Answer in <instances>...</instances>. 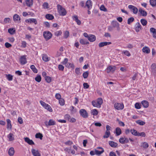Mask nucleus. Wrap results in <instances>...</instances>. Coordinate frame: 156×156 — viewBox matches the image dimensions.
I'll return each instance as SVG.
<instances>
[{
    "mask_svg": "<svg viewBox=\"0 0 156 156\" xmlns=\"http://www.w3.org/2000/svg\"><path fill=\"white\" fill-rule=\"evenodd\" d=\"M58 11L61 16H64L66 14V11L65 9L60 5H57Z\"/></svg>",
    "mask_w": 156,
    "mask_h": 156,
    "instance_id": "f257e3e1",
    "label": "nucleus"
},
{
    "mask_svg": "<svg viewBox=\"0 0 156 156\" xmlns=\"http://www.w3.org/2000/svg\"><path fill=\"white\" fill-rule=\"evenodd\" d=\"M103 103V100L101 98H98L96 101H93L92 104L93 106L95 107H101V105Z\"/></svg>",
    "mask_w": 156,
    "mask_h": 156,
    "instance_id": "f03ea898",
    "label": "nucleus"
},
{
    "mask_svg": "<svg viewBox=\"0 0 156 156\" xmlns=\"http://www.w3.org/2000/svg\"><path fill=\"white\" fill-rule=\"evenodd\" d=\"M79 113L83 118H87L88 116V114L85 109H81L79 111Z\"/></svg>",
    "mask_w": 156,
    "mask_h": 156,
    "instance_id": "7ed1b4c3",
    "label": "nucleus"
},
{
    "mask_svg": "<svg viewBox=\"0 0 156 156\" xmlns=\"http://www.w3.org/2000/svg\"><path fill=\"white\" fill-rule=\"evenodd\" d=\"M43 36L46 39L48 40L51 38L52 34L49 31H44L43 33Z\"/></svg>",
    "mask_w": 156,
    "mask_h": 156,
    "instance_id": "20e7f679",
    "label": "nucleus"
},
{
    "mask_svg": "<svg viewBox=\"0 0 156 156\" xmlns=\"http://www.w3.org/2000/svg\"><path fill=\"white\" fill-rule=\"evenodd\" d=\"M26 56H27L26 55H24L21 56L20 61V64L21 65H24L27 63V61L26 58Z\"/></svg>",
    "mask_w": 156,
    "mask_h": 156,
    "instance_id": "39448f33",
    "label": "nucleus"
},
{
    "mask_svg": "<svg viewBox=\"0 0 156 156\" xmlns=\"http://www.w3.org/2000/svg\"><path fill=\"white\" fill-rule=\"evenodd\" d=\"M129 139L125 136L121 137L119 139V142L122 144H124L129 142Z\"/></svg>",
    "mask_w": 156,
    "mask_h": 156,
    "instance_id": "423d86ee",
    "label": "nucleus"
},
{
    "mask_svg": "<svg viewBox=\"0 0 156 156\" xmlns=\"http://www.w3.org/2000/svg\"><path fill=\"white\" fill-rule=\"evenodd\" d=\"M128 7L129 9L131 10L134 14H136L137 13L138 9L136 7L132 5H129Z\"/></svg>",
    "mask_w": 156,
    "mask_h": 156,
    "instance_id": "0eeeda50",
    "label": "nucleus"
},
{
    "mask_svg": "<svg viewBox=\"0 0 156 156\" xmlns=\"http://www.w3.org/2000/svg\"><path fill=\"white\" fill-rule=\"evenodd\" d=\"M31 151L34 156H41V154L38 150L32 149Z\"/></svg>",
    "mask_w": 156,
    "mask_h": 156,
    "instance_id": "6e6552de",
    "label": "nucleus"
},
{
    "mask_svg": "<svg viewBox=\"0 0 156 156\" xmlns=\"http://www.w3.org/2000/svg\"><path fill=\"white\" fill-rule=\"evenodd\" d=\"M115 68L114 66H109L107 69V73H108L110 72H113L115 70Z\"/></svg>",
    "mask_w": 156,
    "mask_h": 156,
    "instance_id": "1a4fd4ad",
    "label": "nucleus"
},
{
    "mask_svg": "<svg viewBox=\"0 0 156 156\" xmlns=\"http://www.w3.org/2000/svg\"><path fill=\"white\" fill-rule=\"evenodd\" d=\"M142 27L139 22L137 23L135 25V30L136 32H138L141 30Z\"/></svg>",
    "mask_w": 156,
    "mask_h": 156,
    "instance_id": "9d476101",
    "label": "nucleus"
},
{
    "mask_svg": "<svg viewBox=\"0 0 156 156\" xmlns=\"http://www.w3.org/2000/svg\"><path fill=\"white\" fill-rule=\"evenodd\" d=\"M108 144L111 147H112L117 148L118 147V144L112 141H109Z\"/></svg>",
    "mask_w": 156,
    "mask_h": 156,
    "instance_id": "9b49d317",
    "label": "nucleus"
},
{
    "mask_svg": "<svg viewBox=\"0 0 156 156\" xmlns=\"http://www.w3.org/2000/svg\"><path fill=\"white\" fill-rule=\"evenodd\" d=\"M72 18L73 20H75L76 23L77 25H81V23L80 21L78 19V17L76 15L73 16Z\"/></svg>",
    "mask_w": 156,
    "mask_h": 156,
    "instance_id": "f8f14e48",
    "label": "nucleus"
},
{
    "mask_svg": "<svg viewBox=\"0 0 156 156\" xmlns=\"http://www.w3.org/2000/svg\"><path fill=\"white\" fill-rule=\"evenodd\" d=\"M7 137L8 139V140L9 141H13L15 139L14 136L12 133H10L8 134L7 135Z\"/></svg>",
    "mask_w": 156,
    "mask_h": 156,
    "instance_id": "ddd939ff",
    "label": "nucleus"
},
{
    "mask_svg": "<svg viewBox=\"0 0 156 156\" xmlns=\"http://www.w3.org/2000/svg\"><path fill=\"white\" fill-rule=\"evenodd\" d=\"M112 44V42H100L98 46L100 48L106 46L110 44Z\"/></svg>",
    "mask_w": 156,
    "mask_h": 156,
    "instance_id": "4468645a",
    "label": "nucleus"
},
{
    "mask_svg": "<svg viewBox=\"0 0 156 156\" xmlns=\"http://www.w3.org/2000/svg\"><path fill=\"white\" fill-rule=\"evenodd\" d=\"M6 122H7V129H8L11 130L12 128V125L10 120L9 119H6Z\"/></svg>",
    "mask_w": 156,
    "mask_h": 156,
    "instance_id": "2eb2a0df",
    "label": "nucleus"
},
{
    "mask_svg": "<svg viewBox=\"0 0 156 156\" xmlns=\"http://www.w3.org/2000/svg\"><path fill=\"white\" fill-rule=\"evenodd\" d=\"M151 72L154 74H156V64L155 63L152 64L151 66Z\"/></svg>",
    "mask_w": 156,
    "mask_h": 156,
    "instance_id": "dca6fc26",
    "label": "nucleus"
},
{
    "mask_svg": "<svg viewBox=\"0 0 156 156\" xmlns=\"http://www.w3.org/2000/svg\"><path fill=\"white\" fill-rule=\"evenodd\" d=\"M24 140L29 145H31L34 144V143L32 140H30L28 137H27L24 138Z\"/></svg>",
    "mask_w": 156,
    "mask_h": 156,
    "instance_id": "f3484780",
    "label": "nucleus"
},
{
    "mask_svg": "<svg viewBox=\"0 0 156 156\" xmlns=\"http://www.w3.org/2000/svg\"><path fill=\"white\" fill-rule=\"evenodd\" d=\"M92 3L90 0H87L86 3V6L89 10H90L92 7Z\"/></svg>",
    "mask_w": 156,
    "mask_h": 156,
    "instance_id": "a211bd4d",
    "label": "nucleus"
},
{
    "mask_svg": "<svg viewBox=\"0 0 156 156\" xmlns=\"http://www.w3.org/2000/svg\"><path fill=\"white\" fill-rule=\"evenodd\" d=\"M13 20L15 22H17L18 21H19L20 22V18L19 16L17 14H15L13 15Z\"/></svg>",
    "mask_w": 156,
    "mask_h": 156,
    "instance_id": "6ab92c4d",
    "label": "nucleus"
},
{
    "mask_svg": "<svg viewBox=\"0 0 156 156\" xmlns=\"http://www.w3.org/2000/svg\"><path fill=\"white\" fill-rule=\"evenodd\" d=\"M15 151L13 147L10 148L8 151V154L10 156H13L14 155Z\"/></svg>",
    "mask_w": 156,
    "mask_h": 156,
    "instance_id": "aec40b11",
    "label": "nucleus"
},
{
    "mask_svg": "<svg viewBox=\"0 0 156 156\" xmlns=\"http://www.w3.org/2000/svg\"><path fill=\"white\" fill-rule=\"evenodd\" d=\"M27 5L29 7H31L33 5V0H25Z\"/></svg>",
    "mask_w": 156,
    "mask_h": 156,
    "instance_id": "412c9836",
    "label": "nucleus"
},
{
    "mask_svg": "<svg viewBox=\"0 0 156 156\" xmlns=\"http://www.w3.org/2000/svg\"><path fill=\"white\" fill-rule=\"evenodd\" d=\"M88 39L89 41L91 42H93L95 41L96 38L95 35H90L89 36Z\"/></svg>",
    "mask_w": 156,
    "mask_h": 156,
    "instance_id": "4be33fe9",
    "label": "nucleus"
},
{
    "mask_svg": "<svg viewBox=\"0 0 156 156\" xmlns=\"http://www.w3.org/2000/svg\"><path fill=\"white\" fill-rule=\"evenodd\" d=\"M115 133L116 136L120 135L122 133V131L121 129L119 127L116 128Z\"/></svg>",
    "mask_w": 156,
    "mask_h": 156,
    "instance_id": "5701e85b",
    "label": "nucleus"
},
{
    "mask_svg": "<svg viewBox=\"0 0 156 156\" xmlns=\"http://www.w3.org/2000/svg\"><path fill=\"white\" fill-rule=\"evenodd\" d=\"M139 12H140L141 15L143 16H145L147 15V12L143 10L141 8H140L139 9Z\"/></svg>",
    "mask_w": 156,
    "mask_h": 156,
    "instance_id": "b1692460",
    "label": "nucleus"
},
{
    "mask_svg": "<svg viewBox=\"0 0 156 156\" xmlns=\"http://www.w3.org/2000/svg\"><path fill=\"white\" fill-rule=\"evenodd\" d=\"M141 103L144 107H148L149 106V103L147 101H141Z\"/></svg>",
    "mask_w": 156,
    "mask_h": 156,
    "instance_id": "393cba45",
    "label": "nucleus"
},
{
    "mask_svg": "<svg viewBox=\"0 0 156 156\" xmlns=\"http://www.w3.org/2000/svg\"><path fill=\"white\" fill-rule=\"evenodd\" d=\"M130 132L133 135L136 136H137L138 135V134L139 133L136 130L133 129H131L130 130Z\"/></svg>",
    "mask_w": 156,
    "mask_h": 156,
    "instance_id": "a878e982",
    "label": "nucleus"
},
{
    "mask_svg": "<svg viewBox=\"0 0 156 156\" xmlns=\"http://www.w3.org/2000/svg\"><path fill=\"white\" fill-rule=\"evenodd\" d=\"M144 53L148 54L150 52V49L147 47L145 46L142 49Z\"/></svg>",
    "mask_w": 156,
    "mask_h": 156,
    "instance_id": "bb28decb",
    "label": "nucleus"
},
{
    "mask_svg": "<svg viewBox=\"0 0 156 156\" xmlns=\"http://www.w3.org/2000/svg\"><path fill=\"white\" fill-rule=\"evenodd\" d=\"M98 148L100 149L101 150V151H99L98 150H95V153L97 155H100L102 154L104 152V150L103 148L101 147H98Z\"/></svg>",
    "mask_w": 156,
    "mask_h": 156,
    "instance_id": "cd10ccee",
    "label": "nucleus"
},
{
    "mask_svg": "<svg viewBox=\"0 0 156 156\" xmlns=\"http://www.w3.org/2000/svg\"><path fill=\"white\" fill-rule=\"evenodd\" d=\"M42 58L43 60L45 62L48 61L50 59L46 54H44L42 55Z\"/></svg>",
    "mask_w": 156,
    "mask_h": 156,
    "instance_id": "c85d7f7f",
    "label": "nucleus"
},
{
    "mask_svg": "<svg viewBox=\"0 0 156 156\" xmlns=\"http://www.w3.org/2000/svg\"><path fill=\"white\" fill-rule=\"evenodd\" d=\"M27 20L28 22L30 23H34L35 24H37V21L35 19H29Z\"/></svg>",
    "mask_w": 156,
    "mask_h": 156,
    "instance_id": "c756f323",
    "label": "nucleus"
},
{
    "mask_svg": "<svg viewBox=\"0 0 156 156\" xmlns=\"http://www.w3.org/2000/svg\"><path fill=\"white\" fill-rule=\"evenodd\" d=\"M56 124L55 122L53 119H51L49 120L48 125L49 126H53Z\"/></svg>",
    "mask_w": 156,
    "mask_h": 156,
    "instance_id": "7c9ffc66",
    "label": "nucleus"
},
{
    "mask_svg": "<svg viewBox=\"0 0 156 156\" xmlns=\"http://www.w3.org/2000/svg\"><path fill=\"white\" fill-rule=\"evenodd\" d=\"M46 18L49 20H52L54 19V16L50 14H47L45 16Z\"/></svg>",
    "mask_w": 156,
    "mask_h": 156,
    "instance_id": "2f4dec72",
    "label": "nucleus"
},
{
    "mask_svg": "<svg viewBox=\"0 0 156 156\" xmlns=\"http://www.w3.org/2000/svg\"><path fill=\"white\" fill-rule=\"evenodd\" d=\"M43 135L42 134L40 133H38L35 135V137L36 138H39L40 140L42 139Z\"/></svg>",
    "mask_w": 156,
    "mask_h": 156,
    "instance_id": "473e14b6",
    "label": "nucleus"
},
{
    "mask_svg": "<svg viewBox=\"0 0 156 156\" xmlns=\"http://www.w3.org/2000/svg\"><path fill=\"white\" fill-rule=\"evenodd\" d=\"M15 30L13 28H9L8 30V32L11 34H13L15 32Z\"/></svg>",
    "mask_w": 156,
    "mask_h": 156,
    "instance_id": "72a5a7b5",
    "label": "nucleus"
},
{
    "mask_svg": "<svg viewBox=\"0 0 156 156\" xmlns=\"http://www.w3.org/2000/svg\"><path fill=\"white\" fill-rule=\"evenodd\" d=\"M112 24L113 28L116 27L118 25H119V23L116 21H112Z\"/></svg>",
    "mask_w": 156,
    "mask_h": 156,
    "instance_id": "f704fd0d",
    "label": "nucleus"
},
{
    "mask_svg": "<svg viewBox=\"0 0 156 156\" xmlns=\"http://www.w3.org/2000/svg\"><path fill=\"white\" fill-rule=\"evenodd\" d=\"M141 146L144 148H147L148 147L149 145L146 142H144L142 143L141 144Z\"/></svg>",
    "mask_w": 156,
    "mask_h": 156,
    "instance_id": "c9c22d12",
    "label": "nucleus"
},
{
    "mask_svg": "<svg viewBox=\"0 0 156 156\" xmlns=\"http://www.w3.org/2000/svg\"><path fill=\"white\" fill-rule=\"evenodd\" d=\"M114 107H124V105L122 103H117L115 104Z\"/></svg>",
    "mask_w": 156,
    "mask_h": 156,
    "instance_id": "e433bc0d",
    "label": "nucleus"
},
{
    "mask_svg": "<svg viewBox=\"0 0 156 156\" xmlns=\"http://www.w3.org/2000/svg\"><path fill=\"white\" fill-rule=\"evenodd\" d=\"M136 123L140 125L143 126L145 124V123L144 121H141L140 120H137L136 122Z\"/></svg>",
    "mask_w": 156,
    "mask_h": 156,
    "instance_id": "4c0bfd02",
    "label": "nucleus"
},
{
    "mask_svg": "<svg viewBox=\"0 0 156 156\" xmlns=\"http://www.w3.org/2000/svg\"><path fill=\"white\" fill-rule=\"evenodd\" d=\"M30 68L35 73H37V70L35 66L34 65H32L30 66Z\"/></svg>",
    "mask_w": 156,
    "mask_h": 156,
    "instance_id": "58836bf2",
    "label": "nucleus"
},
{
    "mask_svg": "<svg viewBox=\"0 0 156 156\" xmlns=\"http://www.w3.org/2000/svg\"><path fill=\"white\" fill-rule=\"evenodd\" d=\"M5 76L7 79L9 81H11L12 80L13 78V76L11 75L10 74H6Z\"/></svg>",
    "mask_w": 156,
    "mask_h": 156,
    "instance_id": "ea45409f",
    "label": "nucleus"
},
{
    "mask_svg": "<svg viewBox=\"0 0 156 156\" xmlns=\"http://www.w3.org/2000/svg\"><path fill=\"white\" fill-rule=\"evenodd\" d=\"M110 135V132L109 131H106L105 135L103 137L104 138H108Z\"/></svg>",
    "mask_w": 156,
    "mask_h": 156,
    "instance_id": "a19ab883",
    "label": "nucleus"
},
{
    "mask_svg": "<svg viewBox=\"0 0 156 156\" xmlns=\"http://www.w3.org/2000/svg\"><path fill=\"white\" fill-rule=\"evenodd\" d=\"M80 43L82 44H89V42L83 39L80 40Z\"/></svg>",
    "mask_w": 156,
    "mask_h": 156,
    "instance_id": "79ce46f5",
    "label": "nucleus"
},
{
    "mask_svg": "<svg viewBox=\"0 0 156 156\" xmlns=\"http://www.w3.org/2000/svg\"><path fill=\"white\" fill-rule=\"evenodd\" d=\"M150 5L153 7L155 6L156 5V0H150Z\"/></svg>",
    "mask_w": 156,
    "mask_h": 156,
    "instance_id": "37998d69",
    "label": "nucleus"
},
{
    "mask_svg": "<svg viewBox=\"0 0 156 156\" xmlns=\"http://www.w3.org/2000/svg\"><path fill=\"white\" fill-rule=\"evenodd\" d=\"M71 117L70 115L68 114H66L64 116V119L67 120L68 121H69L70 119H71Z\"/></svg>",
    "mask_w": 156,
    "mask_h": 156,
    "instance_id": "c03bdc74",
    "label": "nucleus"
},
{
    "mask_svg": "<svg viewBox=\"0 0 156 156\" xmlns=\"http://www.w3.org/2000/svg\"><path fill=\"white\" fill-rule=\"evenodd\" d=\"M140 22L142 25L144 26H146L147 23V21L144 19H141L140 20Z\"/></svg>",
    "mask_w": 156,
    "mask_h": 156,
    "instance_id": "a18cd8bd",
    "label": "nucleus"
},
{
    "mask_svg": "<svg viewBox=\"0 0 156 156\" xmlns=\"http://www.w3.org/2000/svg\"><path fill=\"white\" fill-rule=\"evenodd\" d=\"M98 113V112L96 109H94L91 111V114L94 115H97Z\"/></svg>",
    "mask_w": 156,
    "mask_h": 156,
    "instance_id": "49530a36",
    "label": "nucleus"
},
{
    "mask_svg": "<svg viewBox=\"0 0 156 156\" xmlns=\"http://www.w3.org/2000/svg\"><path fill=\"white\" fill-rule=\"evenodd\" d=\"M40 103L43 107H49V106L48 104H46L42 101H40Z\"/></svg>",
    "mask_w": 156,
    "mask_h": 156,
    "instance_id": "de8ad7c7",
    "label": "nucleus"
},
{
    "mask_svg": "<svg viewBox=\"0 0 156 156\" xmlns=\"http://www.w3.org/2000/svg\"><path fill=\"white\" fill-rule=\"evenodd\" d=\"M35 79L37 82H40L41 81V78L40 75H38L35 78Z\"/></svg>",
    "mask_w": 156,
    "mask_h": 156,
    "instance_id": "09e8293b",
    "label": "nucleus"
},
{
    "mask_svg": "<svg viewBox=\"0 0 156 156\" xmlns=\"http://www.w3.org/2000/svg\"><path fill=\"white\" fill-rule=\"evenodd\" d=\"M65 144L67 145H71L73 144V142L71 140H68L64 143Z\"/></svg>",
    "mask_w": 156,
    "mask_h": 156,
    "instance_id": "8fccbe9b",
    "label": "nucleus"
},
{
    "mask_svg": "<svg viewBox=\"0 0 156 156\" xmlns=\"http://www.w3.org/2000/svg\"><path fill=\"white\" fill-rule=\"evenodd\" d=\"M89 75V72L88 71H86L84 72L83 74V78L85 79L87 78L88 76Z\"/></svg>",
    "mask_w": 156,
    "mask_h": 156,
    "instance_id": "3c124183",
    "label": "nucleus"
},
{
    "mask_svg": "<svg viewBox=\"0 0 156 156\" xmlns=\"http://www.w3.org/2000/svg\"><path fill=\"white\" fill-rule=\"evenodd\" d=\"M134 20V18L131 17L128 19L127 21V23L128 24H129Z\"/></svg>",
    "mask_w": 156,
    "mask_h": 156,
    "instance_id": "603ef678",
    "label": "nucleus"
},
{
    "mask_svg": "<svg viewBox=\"0 0 156 156\" xmlns=\"http://www.w3.org/2000/svg\"><path fill=\"white\" fill-rule=\"evenodd\" d=\"M64 37L67 38L69 36V32L68 31H66L64 32Z\"/></svg>",
    "mask_w": 156,
    "mask_h": 156,
    "instance_id": "864d4df0",
    "label": "nucleus"
},
{
    "mask_svg": "<svg viewBox=\"0 0 156 156\" xmlns=\"http://www.w3.org/2000/svg\"><path fill=\"white\" fill-rule=\"evenodd\" d=\"M46 81L48 83H49L51 81V78L48 76H47L44 78Z\"/></svg>",
    "mask_w": 156,
    "mask_h": 156,
    "instance_id": "5fc2aeb1",
    "label": "nucleus"
},
{
    "mask_svg": "<svg viewBox=\"0 0 156 156\" xmlns=\"http://www.w3.org/2000/svg\"><path fill=\"white\" fill-rule=\"evenodd\" d=\"M59 103L61 105H63L65 104V101L63 99L61 98L59 99Z\"/></svg>",
    "mask_w": 156,
    "mask_h": 156,
    "instance_id": "6e6d98bb",
    "label": "nucleus"
},
{
    "mask_svg": "<svg viewBox=\"0 0 156 156\" xmlns=\"http://www.w3.org/2000/svg\"><path fill=\"white\" fill-rule=\"evenodd\" d=\"M43 8L44 9H47L49 8L48 4L47 2H44L43 5Z\"/></svg>",
    "mask_w": 156,
    "mask_h": 156,
    "instance_id": "4d7b16f0",
    "label": "nucleus"
},
{
    "mask_svg": "<svg viewBox=\"0 0 156 156\" xmlns=\"http://www.w3.org/2000/svg\"><path fill=\"white\" fill-rule=\"evenodd\" d=\"M123 53L126 55L128 56H130L131 54L128 51H123Z\"/></svg>",
    "mask_w": 156,
    "mask_h": 156,
    "instance_id": "13d9d810",
    "label": "nucleus"
},
{
    "mask_svg": "<svg viewBox=\"0 0 156 156\" xmlns=\"http://www.w3.org/2000/svg\"><path fill=\"white\" fill-rule=\"evenodd\" d=\"M100 9L101 11H104L105 12H107V9L103 5H102L101 6V7H100Z\"/></svg>",
    "mask_w": 156,
    "mask_h": 156,
    "instance_id": "bf43d9fd",
    "label": "nucleus"
},
{
    "mask_svg": "<svg viewBox=\"0 0 156 156\" xmlns=\"http://www.w3.org/2000/svg\"><path fill=\"white\" fill-rule=\"evenodd\" d=\"M138 73H136L134 75H133V76L132 77V79L133 80H137V77L138 76Z\"/></svg>",
    "mask_w": 156,
    "mask_h": 156,
    "instance_id": "052dcab7",
    "label": "nucleus"
},
{
    "mask_svg": "<svg viewBox=\"0 0 156 156\" xmlns=\"http://www.w3.org/2000/svg\"><path fill=\"white\" fill-rule=\"evenodd\" d=\"M5 47L7 48H9L12 47V45L8 42H6L5 44Z\"/></svg>",
    "mask_w": 156,
    "mask_h": 156,
    "instance_id": "680f3d73",
    "label": "nucleus"
},
{
    "mask_svg": "<svg viewBox=\"0 0 156 156\" xmlns=\"http://www.w3.org/2000/svg\"><path fill=\"white\" fill-rule=\"evenodd\" d=\"M62 34V32L61 31H57L55 33V35L57 36L60 35Z\"/></svg>",
    "mask_w": 156,
    "mask_h": 156,
    "instance_id": "e2e57ef3",
    "label": "nucleus"
},
{
    "mask_svg": "<svg viewBox=\"0 0 156 156\" xmlns=\"http://www.w3.org/2000/svg\"><path fill=\"white\" fill-rule=\"evenodd\" d=\"M58 69L59 70L62 71L64 70V67L62 65H59L58 66Z\"/></svg>",
    "mask_w": 156,
    "mask_h": 156,
    "instance_id": "0e129e2a",
    "label": "nucleus"
},
{
    "mask_svg": "<svg viewBox=\"0 0 156 156\" xmlns=\"http://www.w3.org/2000/svg\"><path fill=\"white\" fill-rule=\"evenodd\" d=\"M68 61V59L67 58H65L64 61L62 62V64L66 65Z\"/></svg>",
    "mask_w": 156,
    "mask_h": 156,
    "instance_id": "69168bd1",
    "label": "nucleus"
},
{
    "mask_svg": "<svg viewBox=\"0 0 156 156\" xmlns=\"http://www.w3.org/2000/svg\"><path fill=\"white\" fill-rule=\"evenodd\" d=\"M75 73L77 75H79L80 74V69L79 68H76L75 69Z\"/></svg>",
    "mask_w": 156,
    "mask_h": 156,
    "instance_id": "338daca9",
    "label": "nucleus"
},
{
    "mask_svg": "<svg viewBox=\"0 0 156 156\" xmlns=\"http://www.w3.org/2000/svg\"><path fill=\"white\" fill-rule=\"evenodd\" d=\"M83 87L85 89H87L89 87V86L87 83H84L83 84Z\"/></svg>",
    "mask_w": 156,
    "mask_h": 156,
    "instance_id": "774afa93",
    "label": "nucleus"
}]
</instances>
